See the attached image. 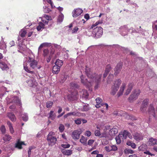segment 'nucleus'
I'll use <instances>...</instances> for the list:
<instances>
[{
	"instance_id": "nucleus-1",
	"label": "nucleus",
	"mask_w": 157,
	"mask_h": 157,
	"mask_svg": "<svg viewBox=\"0 0 157 157\" xmlns=\"http://www.w3.org/2000/svg\"><path fill=\"white\" fill-rule=\"evenodd\" d=\"M85 70L86 73L89 80V81H88L87 79L82 75L80 77L81 83L91 91H92V86L94 83L95 84V89H98L102 75L96 74L95 73L92 71L91 69L86 67Z\"/></svg>"
},
{
	"instance_id": "nucleus-2",
	"label": "nucleus",
	"mask_w": 157,
	"mask_h": 157,
	"mask_svg": "<svg viewBox=\"0 0 157 157\" xmlns=\"http://www.w3.org/2000/svg\"><path fill=\"white\" fill-rule=\"evenodd\" d=\"M28 59L27 57L24 59L23 63V66L24 70L27 72L31 74L32 76L34 77L35 75L34 71H31V69H40L41 67V66L38 64L37 62L35 59L32 57H29Z\"/></svg>"
},
{
	"instance_id": "nucleus-3",
	"label": "nucleus",
	"mask_w": 157,
	"mask_h": 157,
	"mask_svg": "<svg viewBox=\"0 0 157 157\" xmlns=\"http://www.w3.org/2000/svg\"><path fill=\"white\" fill-rule=\"evenodd\" d=\"M6 100L7 104L11 103L12 104L9 107L10 109H14L16 108V105H18L20 106L21 105L20 100L17 96H8L6 98Z\"/></svg>"
},
{
	"instance_id": "nucleus-4",
	"label": "nucleus",
	"mask_w": 157,
	"mask_h": 157,
	"mask_svg": "<svg viewBox=\"0 0 157 157\" xmlns=\"http://www.w3.org/2000/svg\"><path fill=\"white\" fill-rule=\"evenodd\" d=\"M55 135L54 132H50L47 136V140L49 146H52L56 143L57 139L56 137L55 136Z\"/></svg>"
},
{
	"instance_id": "nucleus-5",
	"label": "nucleus",
	"mask_w": 157,
	"mask_h": 157,
	"mask_svg": "<svg viewBox=\"0 0 157 157\" xmlns=\"http://www.w3.org/2000/svg\"><path fill=\"white\" fill-rule=\"evenodd\" d=\"M103 34V29L101 27H97L93 29L92 36L96 38L100 37Z\"/></svg>"
},
{
	"instance_id": "nucleus-6",
	"label": "nucleus",
	"mask_w": 157,
	"mask_h": 157,
	"mask_svg": "<svg viewBox=\"0 0 157 157\" xmlns=\"http://www.w3.org/2000/svg\"><path fill=\"white\" fill-rule=\"evenodd\" d=\"M121 83V81L120 79H118L115 81L114 85L112 87V90L110 93L112 95H113L116 94L117 91L119 89Z\"/></svg>"
},
{
	"instance_id": "nucleus-7",
	"label": "nucleus",
	"mask_w": 157,
	"mask_h": 157,
	"mask_svg": "<svg viewBox=\"0 0 157 157\" xmlns=\"http://www.w3.org/2000/svg\"><path fill=\"white\" fill-rule=\"evenodd\" d=\"M97 102V104L95 105V107L97 108H99L102 106L103 107H105V109H107L108 107V105L106 103H102V100L100 98H97L96 99Z\"/></svg>"
},
{
	"instance_id": "nucleus-8",
	"label": "nucleus",
	"mask_w": 157,
	"mask_h": 157,
	"mask_svg": "<svg viewBox=\"0 0 157 157\" xmlns=\"http://www.w3.org/2000/svg\"><path fill=\"white\" fill-rule=\"evenodd\" d=\"M140 91L139 90H135L128 98V100L132 102L134 100L136 99L139 95Z\"/></svg>"
},
{
	"instance_id": "nucleus-9",
	"label": "nucleus",
	"mask_w": 157,
	"mask_h": 157,
	"mask_svg": "<svg viewBox=\"0 0 157 157\" xmlns=\"http://www.w3.org/2000/svg\"><path fill=\"white\" fill-rule=\"evenodd\" d=\"M26 82L28 86L33 87H35L37 84L35 79L33 77H30L26 81Z\"/></svg>"
},
{
	"instance_id": "nucleus-10",
	"label": "nucleus",
	"mask_w": 157,
	"mask_h": 157,
	"mask_svg": "<svg viewBox=\"0 0 157 157\" xmlns=\"http://www.w3.org/2000/svg\"><path fill=\"white\" fill-rule=\"evenodd\" d=\"M129 30L127 25H124L121 26L120 28L119 31L122 36H124L127 34Z\"/></svg>"
},
{
	"instance_id": "nucleus-11",
	"label": "nucleus",
	"mask_w": 157,
	"mask_h": 157,
	"mask_svg": "<svg viewBox=\"0 0 157 157\" xmlns=\"http://www.w3.org/2000/svg\"><path fill=\"white\" fill-rule=\"evenodd\" d=\"M83 12V10L80 8L75 9L72 12V16L74 17H76L80 15Z\"/></svg>"
},
{
	"instance_id": "nucleus-12",
	"label": "nucleus",
	"mask_w": 157,
	"mask_h": 157,
	"mask_svg": "<svg viewBox=\"0 0 157 157\" xmlns=\"http://www.w3.org/2000/svg\"><path fill=\"white\" fill-rule=\"evenodd\" d=\"M134 139L136 141H139L143 139V136L142 133L138 132L135 133L133 135Z\"/></svg>"
},
{
	"instance_id": "nucleus-13",
	"label": "nucleus",
	"mask_w": 157,
	"mask_h": 157,
	"mask_svg": "<svg viewBox=\"0 0 157 157\" xmlns=\"http://www.w3.org/2000/svg\"><path fill=\"white\" fill-rule=\"evenodd\" d=\"M148 100L147 99H144L143 101L142 105L140 108L141 111L144 112L146 110L148 103Z\"/></svg>"
},
{
	"instance_id": "nucleus-14",
	"label": "nucleus",
	"mask_w": 157,
	"mask_h": 157,
	"mask_svg": "<svg viewBox=\"0 0 157 157\" xmlns=\"http://www.w3.org/2000/svg\"><path fill=\"white\" fill-rule=\"evenodd\" d=\"M80 134L81 133L79 132L78 130H76L72 132L71 136L74 140H78L79 138Z\"/></svg>"
},
{
	"instance_id": "nucleus-15",
	"label": "nucleus",
	"mask_w": 157,
	"mask_h": 157,
	"mask_svg": "<svg viewBox=\"0 0 157 157\" xmlns=\"http://www.w3.org/2000/svg\"><path fill=\"white\" fill-rule=\"evenodd\" d=\"M0 68L3 71H7L9 69V66L7 63L2 61L0 62Z\"/></svg>"
},
{
	"instance_id": "nucleus-16",
	"label": "nucleus",
	"mask_w": 157,
	"mask_h": 157,
	"mask_svg": "<svg viewBox=\"0 0 157 157\" xmlns=\"http://www.w3.org/2000/svg\"><path fill=\"white\" fill-rule=\"evenodd\" d=\"M122 66V63L120 62L117 64L115 69L114 74L116 75H117L121 71Z\"/></svg>"
},
{
	"instance_id": "nucleus-17",
	"label": "nucleus",
	"mask_w": 157,
	"mask_h": 157,
	"mask_svg": "<svg viewBox=\"0 0 157 157\" xmlns=\"http://www.w3.org/2000/svg\"><path fill=\"white\" fill-rule=\"evenodd\" d=\"M52 46V44L50 43L44 42L41 44L38 48V51H40L41 48L43 47H48Z\"/></svg>"
},
{
	"instance_id": "nucleus-18",
	"label": "nucleus",
	"mask_w": 157,
	"mask_h": 157,
	"mask_svg": "<svg viewBox=\"0 0 157 157\" xmlns=\"http://www.w3.org/2000/svg\"><path fill=\"white\" fill-rule=\"evenodd\" d=\"M22 145H25L24 142L20 141L19 139H18L15 144V147L19 149H21Z\"/></svg>"
},
{
	"instance_id": "nucleus-19",
	"label": "nucleus",
	"mask_w": 157,
	"mask_h": 157,
	"mask_svg": "<svg viewBox=\"0 0 157 157\" xmlns=\"http://www.w3.org/2000/svg\"><path fill=\"white\" fill-rule=\"evenodd\" d=\"M125 85H126L125 83H123L122 84L119 91L118 92L117 94V96L118 97H120L123 94L125 86Z\"/></svg>"
},
{
	"instance_id": "nucleus-20",
	"label": "nucleus",
	"mask_w": 157,
	"mask_h": 157,
	"mask_svg": "<svg viewBox=\"0 0 157 157\" xmlns=\"http://www.w3.org/2000/svg\"><path fill=\"white\" fill-rule=\"evenodd\" d=\"M7 116L12 121H16V118L15 115L12 113H8L7 114Z\"/></svg>"
},
{
	"instance_id": "nucleus-21",
	"label": "nucleus",
	"mask_w": 157,
	"mask_h": 157,
	"mask_svg": "<svg viewBox=\"0 0 157 157\" xmlns=\"http://www.w3.org/2000/svg\"><path fill=\"white\" fill-rule=\"evenodd\" d=\"M133 86V84L132 83H130L128 84L127 89L125 93V95H128L129 94L132 89Z\"/></svg>"
},
{
	"instance_id": "nucleus-22",
	"label": "nucleus",
	"mask_w": 157,
	"mask_h": 157,
	"mask_svg": "<svg viewBox=\"0 0 157 157\" xmlns=\"http://www.w3.org/2000/svg\"><path fill=\"white\" fill-rule=\"evenodd\" d=\"M45 25L42 22H40L36 27V29L38 31H42L44 28Z\"/></svg>"
},
{
	"instance_id": "nucleus-23",
	"label": "nucleus",
	"mask_w": 157,
	"mask_h": 157,
	"mask_svg": "<svg viewBox=\"0 0 157 157\" xmlns=\"http://www.w3.org/2000/svg\"><path fill=\"white\" fill-rule=\"evenodd\" d=\"M118 132V130L116 128H113L109 130V134L110 136H113Z\"/></svg>"
},
{
	"instance_id": "nucleus-24",
	"label": "nucleus",
	"mask_w": 157,
	"mask_h": 157,
	"mask_svg": "<svg viewBox=\"0 0 157 157\" xmlns=\"http://www.w3.org/2000/svg\"><path fill=\"white\" fill-rule=\"evenodd\" d=\"M7 124L9 127L10 132L11 134H13L14 132V131L12 123L9 121H7Z\"/></svg>"
},
{
	"instance_id": "nucleus-25",
	"label": "nucleus",
	"mask_w": 157,
	"mask_h": 157,
	"mask_svg": "<svg viewBox=\"0 0 157 157\" xmlns=\"http://www.w3.org/2000/svg\"><path fill=\"white\" fill-rule=\"evenodd\" d=\"M60 67L54 65L52 68V72L53 74H58L59 71Z\"/></svg>"
},
{
	"instance_id": "nucleus-26",
	"label": "nucleus",
	"mask_w": 157,
	"mask_h": 157,
	"mask_svg": "<svg viewBox=\"0 0 157 157\" xmlns=\"http://www.w3.org/2000/svg\"><path fill=\"white\" fill-rule=\"evenodd\" d=\"M62 152L63 154L67 155H69L72 154V151L70 150L63 149Z\"/></svg>"
},
{
	"instance_id": "nucleus-27",
	"label": "nucleus",
	"mask_w": 157,
	"mask_h": 157,
	"mask_svg": "<svg viewBox=\"0 0 157 157\" xmlns=\"http://www.w3.org/2000/svg\"><path fill=\"white\" fill-rule=\"evenodd\" d=\"M149 144L151 145L157 144V140L155 139L151 138L149 140Z\"/></svg>"
},
{
	"instance_id": "nucleus-28",
	"label": "nucleus",
	"mask_w": 157,
	"mask_h": 157,
	"mask_svg": "<svg viewBox=\"0 0 157 157\" xmlns=\"http://www.w3.org/2000/svg\"><path fill=\"white\" fill-rule=\"evenodd\" d=\"M18 46L20 47L21 49H22V47H21V45H22V43L23 42V39L21 37V36H19L18 37Z\"/></svg>"
},
{
	"instance_id": "nucleus-29",
	"label": "nucleus",
	"mask_w": 157,
	"mask_h": 157,
	"mask_svg": "<svg viewBox=\"0 0 157 157\" xmlns=\"http://www.w3.org/2000/svg\"><path fill=\"white\" fill-rule=\"evenodd\" d=\"M129 134V132L126 131L124 130L123 132L120 133L119 134L121 135V137L123 139H125L128 136V134Z\"/></svg>"
},
{
	"instance_id": "nucleus-30",
	"label": "nucleus",
	"mask_w": 157,
	"mask_h": 157,
	"mask_svg": "<svg viewBox=\"0 0 157 157\" xmlns=\"http://www.w3.org/2000/svg\"><path fill=\"white\" fill-rule=\"evenodd\" d=\"M81 93L82 94V96L83 98H84L86 99L88 98L89 94L86 90H82Z\"/></svg>"
},
{
	"instance_id": "nucleus-31",
	"label": "nucleus",
	"mask_w": 157,
	"mask_h": 157,
	"mask_svg": "<svg viewBox=\"0 0 157 157\" xmlns=\"http://www.w3.org/2000/svg\"><path fill=\"white\" fill-rule=\"evenodd\" d=\"M115 139L117 144H120L121 141L123 140V138L121 137V135H120V134L116 137Z\"/></svg>"
},
{
	"instance_id": "nucleus-32",
	"label": "nucleus",
	"mask_w": 157,
	"mask_h": 157,
	"mask_svg": "<svg viewBox=\"0 0 157 157\" xmlns=\"http://www.w3.org/2000/svg\"><path fill=\"white\" fill-rule=\"evenodd\" d=\"M147 148V146L145 144H142L138 147V150L139 151H143L146 150Z\"/></svg>"
},
{
	"instance_id": "nucleus-33",
	"label": "nucleus",
	"mask_w": 157,
	"mask_h": 157,
	"mask_svg": "<svg viewBox=\"0 0 157 157\" xmlns=\"http://www.w3.org/2000/svg\"><path fill=\"white\" fill-rule=\"evenodd\" d=\"M64 18V15L62 13H60V14L59 15L58 19L57 22L61 23L63 21Z\"/></svg>"
},
{
	"instance_id": "nucleus-34",
	"label": "nucleus",
	"mask_w": 157,
	"mask_h": 157,
	"mask_svg": "<svg viewBox=\"0 0 157 157\" xmlns=\"http://www.w3.org/2000/svg\"><path fill=\"white\" fill-rule=\"evenodd\" d=\"M69 116L73 115L75 116L80 117L82 116V114L78 112H73L68 113Z\"/></svg>"
},
{
	"instance_id": "nucleus-35",
	"label": "nucleus",
	"mask_w": 157,
	"mask_h": 157,
	"mask_svg": "<svg viewBox=\"0 0 157 157\" xmlns=\"http://www.w3.org/2000/svg\"><path fill=\"white\" fill-rule=\"evenodd\" d=\"M63 62L62 60L59 59H57L55 62V65L60 67L63 65Z\"/></svg>"
},
{
	"instance_id": "nucleus-36",
	"label": "nucleus",
	"mask_w": 157,
	"mask_h": 157,
	"mask_svg": "<svg viewBox=\"0 0 157 157\" xmlns=\"http://www.w3.org/2000/svg\"><path fill=\"white\" fill-rule=\"evenodd\" d=\"M54 111H51L49 114V118L52 120H54L56 117V114L54 113Z\"/></svg>"
},
{
	"instance_id": "nucleus-37",
	"label": "nucleus",
	"mask_w": 157,
	"mask_h": 157,
	"mask_svg": "<svg viewBox=\"0 0 157 157\" xmlns=\"http://www.w3.org/2000/svg\"><path fill=\"white\" fill-rule=\"evenodd\" d=\"M126 144L128 146H130L133 149H135L136 147V144L131 141H127L126 143Z\"/></svg>"
},
{
	"instance_id": "nucleus-38",
	"label": "nucleus",
	"mask_w": 157,
	"mask_h": 157,
	"mask_svg": "<svg viewBox=\"0 0 157 157\" xmlns=\"http://www.w3.org/2000/svg\"><path fill=\"white\" fill-rule=\"evenodd\" d=\"M20 115H21L22 118L23 120L25 121H28V115L27 113H24L23 114L21 115V113Z\"/></svg>"
},
{
	"instance_id": "nucleus-39",
	"label": "nucleus",
	"mask_w": 157,
	"mask_h": 157,
	"mask_svg": "<svg viewBox=\"0 0 157 157\" xmlns=\"http://www.w3.org/2000/svg\"><path fill=\"white\" fill-rule=\"evenodd\" d=\"M11 138V136L8 134H6L3 136V139L5 141H10Z\"/></svg>"
},
{
	"instance_id": "nucleus-40",
	"label": "nucleus",
	"mask_w": 157,
	"mask_h": 157,
	"mask_svg": "<svg viewBox=\"0 0 157 157\" xmlns=\"http://www.w3.org/2000/svg\"><path fill=\"white\" fill-rule=\"evenodd\" d=\"M87 140V138L84 136H82L80 140V141L81 143L85 145L86 144Z\"/></svg>"
},
{
	"instance_id": "nucleus-41",
	"label": "nucleus",
	"mask_w": 157,
	"mask_h": 157,
	"mask_svg": "<svg viewBox=\"0 0 157 157\" xmlns=\"http://www.w3.org/2000/svg\"><path fill=\"white\" fill-rule=\"evenodd\" d=\"M26 33V31L24 29H23L19 32V35L21 37H24L25 36Z\"/></svg>"
},
{
	"instance_id": "nucleus-42",
	"label": "nucleus",
	"mask_w": 157,
	"mask_h": 157,
	"mask_svg": "<svg viewBox=\"0 0 157 157\" xmlns=\"http://www.w3.org/2000/svg\"><path fill=\"white\" fill-rule=\"evenodd\" d=\"M115 114H116L117 115L123 117H125V115H126V113L123 111H122V112L118 111L116 113H115Z\"/></svg>"
},
{
	"instance_id": "nucleus-43",
	"label": "nucleus",
	"mask_w": 157,
	"mask_h": 157,
	"mask_svg": "<svg viewBox=\"0 0 157 157\" xmlns=\"http://www.w3.org/2000/svg\"><path fill=\"white\" fill-rule=\"evenodd\" d=\"M43 11L45 13H49L51 11V10L47 6H44L43 7Z\"/></svg>"
},
{
	"instance_id": "nucleus-44",
	"label": "nucleus",
	"mask_w": 157,
	"mask_h": 157,
	"mask_svg": "<svg viewBox=\"0 0 157 157\" xmlns=\"http://www.w3.org/2000/svg\"><path fill=\"white\" fill-rule=\"evenodd\" d=\"M89 109V105L88 104H85L83 106L81 110L83 111H86Z\"/></svg>"
},
{
	"instance_id": "nucleus-45",
	"label": "nucleus",
	"mask_w": 157,
	"mask_h": 157,
	"mask_svg": "<svg viewBox=\"0 0 157 157\" xmlns=\"http://www.w3.org/2000/svg\"><path fill=\"white\" fill-rule=\"evenodd\" d=\"M124 153L125 154H132L134 153V151L131 149H126L124 151Z\"/></svg>"
},
{
	"instance_id": "nucleus-46",
	"label": "nucleus",
	"mask_w": 157,
	"mask_h": 157,
	"mask_svg": "<svg viewBox=\"0 0 157 157\" xmlns=\"http://www.w3.org/2000/svg\"><path fill=\"white\" fill-rule=\"evenodd\" d=\"M0 130L2 134H4L6 132V129L4 125H2L1 126L0 128Z\"/></svg>"
},
{
	"instance_id": "nucleus-47",
	"label": "nucleus",
	"mask_w": 157,
	"mask_h": 157,
	"mask_svg": "<svg viewBox=\"0 0 157 157\" xmlns=\"http://www.w3.org/2000/svg\"><path fill=\"white\" fill-rule=\"evenodd\" d=\"M105 150L107 152H109L111 151V145H108L105 147L104 148Z\"/></svg>"
},
{
	"instance_id": "nucleus-48",
	"label": "nucleus",
	"mask_w": 157,
	"mask_h": 157,
	"mask_svg": "<svg viewBox=\"0 0 157 157\" xmlns=\"http://www.w3.org/2000/svg\"><path fill=\"white\" fill-rule=\"evenodd\" d=\"M53 47L57 49L58 50H60L61 49V46L60 45H58L56 44H52V47Z\"/></svg>"
},
{
	"instance_id": "nucleus-49",
	"label": "nucleus",
	"mask_w": 157,
	"mask_h": 157,
	"mask_svg": "<svg viewBox=\"0 0 157 157\" xmlns=\"http://www.w3.org/2000/svg\"><path fill=\"white\" fill-rule=\"evenodd\" d=\"M111 151H116L118 149L117 147L115 145H111Z\"/></svg>"
},
{
	"instance_id": "nucleus-50",
	"label": "nucleus",
	"mask_w": 157,
	"mask_h": 157,
	"mask_svg": "<svg viewBox=\"0 0 157 157\" xmlns=\"http://www.w3.org/2000/svg\"><path fill=\"white\" fill-rule=\"evenodd\" d=\"M43 56L44 57L47 56L49 53V51L48 49H45L43 50Z\"/></svg>"
},
{
	"instance_id": "nucleus-51",
	"label": "nucleus",
	"mask_w": 157,
	"mask_h": 157,
	"mask_svg": "<svg viewBox=\"0 0 157 157\" xmlns=\"http://www.w3.org/2000/svg\"><path fill=\"white\" fill-rule=\"evenodd\" d=\"M70 86L73 88H78V85L74 82H71L70 83Z\"/></svg>"
},
{
	"instance_id": "nucleus-52",
	"label": "nucleus",
	"mask_w": 157,
	"mask_h": 157,
	"mask_svg": "<svg viewBox=\"0 0 157 157\" xmlns=\"http://www.w3.org/2000/svg\"><path fill=\"white\" fill-rule=\"evenodd\" d=\"M53 104V102L52 101H48L47 102L46 106L47 108H49L52 106Z\"/></svg>"
},
{
	"instance_id": "nucleus-53",
	"label": "nucleus",
	"mask_w": 157,
	"mask_h": 157,
	"mask_svg": "<svg viewBox=\"0 0 157 157\" xmlns=\"http://www.w3.org/2000/svg\"><path fill=\"white\" fill-rule=\"evenodd\" d=\"M64 129V126L63 124H60L59 127V130L61 132H63Z\"/></svg>"
},
{
	"instance_id": "nucleus-54",
	"label": "nucleus",
	"mask_w": 157,
	"mask_h": 157,
	"mask_svg": "<svg viewBox=\"0 0 157 157\" xmlns=\"http://www.w3.org/2000/svg\"><path fill=\"white\" fill-rule=\"evenodd\" d=\"M94 134L96 136H100L101 135V133L99 130H96L94 132Z\"/></svg>"
},
{
	"instance_id": "nucleus-55",
	"label": "nucleus",
	"mask_w": 157,
	"mask_h": 157,
	"mask_svg": "<svg viewBox=\"0 0 157 157\" xmlns=\"http://www.w3.org/2000/svg\"><path fill=\"white\" fill-rule=\"evenodd\" d=\"M111 69V67L110 65H108L106 66L105 71L109 73Z\"/></svg>"
},
{
	"instance_id": "nucleus-56",
	"label": "nucleus",
	"mask_w": 157,
	"mask_h": 157,
	"mask_svg": "<svg viewBox=\"0 0 157 157\" xmlns=\"http://www.w3.org/2000/svg\"><path fill=\"white\" fill-rule=\"evenodd\" d=\"M107 46L108 47H110V48H119L120 47V46L118 45H108Z\"/></svg>"
},
{
	"instance_id": "nucleus-57",
	"label": "nucleus",
	"mask_w": 157,
	"mask_h": 157,
	"mask_svg": "<svg viewBox=\"0 0 157 157\" xmlns=\"http://www.w3.org/2000/svg\"><path fill=\"white\" fill-rule=\"evenodd\" d=\"M91 134V132L89 130L86 131L85 132V135L88 137L90 136Z\"/></svg>"
},
{
	"instance_id": "nucleus-58",
	"label": "nucleus",
	"mask_w": 157,
	"mask_h": 157,
	"mask_svg": "<svg viewBox=\"0 0 157 157\" xmlns=\"http://www.w3.org/2000/svg\"><path fill=\"white\" fill-rule=\"evenodd\" d=\"M81 120L80 118H78L75 121V123L77 124H79L81 123Z\"/></svg>"
},
{
	"instance_id": "nucleus-59",
	"label": "nucleus",
	"mask_w": 157,
	"mask_h": 157,
	"mask_svg": "<svg viewBox=\"0 0 157 157\" xmlns=\"http://www.w3.org/2000/svg\"><path fill=\"white\" fill-rule=\"evenodd\" d=\"M15 45V43L13 40L11 41L9 43V46L10 47L14 46Z\"/></svg>"
},
{
	"instance_id": "nucleus-60",
	"label": "nucleus",
	"mask_w": 157,
	"mask_h": 157,
	"mask_svg": "<svg viewBox=\"0 0 157 157\" xmlns=\"http://www.w3.org/2000/svg\"><path fill=\"white\" fill-rule=\"evenodd\" d=\"M61 147L65 148H68L70 147V145L69 144H62L61 145Z\"/></svg>"
},
{
	"instance_id": "nucleus-61",
	"label": "nucleus",
	"mask_w": 157,
	"mask_h": 157,
	"mask_svg": "<svg viewBox=\"0 0 157 157\" xmlns=\"http://www.w3.org/2000/svg\"><path fill=\"white\" fill-rule=\"evenodd\" d=\"M6 44L4 42L2 45L0 46V48L2 49H6Z\"/></svg>"
},
{
	"instance_id": "nucleus-62",
	"label": "nucleus",
	"mask_w": 157,
	"mask_h": 157,
	"mask_svg": "<svg viewBox=\"0 0 157 157\" xmlns=\"http://www.w3.org/2000/svg\"><path fill=\"white\" fill-rule=\"evenodd\" d=\"M152 27L157 30V21H155L153 24Z\"/></svg>"
},
{
	"instance_id": "nucleus-63",
	"label": "nucleus",
	"mask_w": 157,
	"mask_h": 157,
	"mask_svg": "<svg viewBox=\"0 0 157 157\" xmlns=\"http://www.w3.org/2000/svg\"><path fill=\"white\" fill-rule=\"evenodd\" d=\"M94 140H89L87 143V144L88 145H91L94 142Z\"/></svg>"
},
{
	"instance_id": "nucleus-64",
	"label": "nucleus",
	"mask_w": 157,
	"mask_h": 157,
	"mask_svg": "<svg viewBox=\"0 0 157 157\" xmlns=\"http://www.w3.org/2000/svg\"><path fill=\"white\" fill-rule=\"evenodd\" d=\"M78 30V28L77 27H75L72 31L73 33H76Z\"/></svg>"
}]
</instances>
